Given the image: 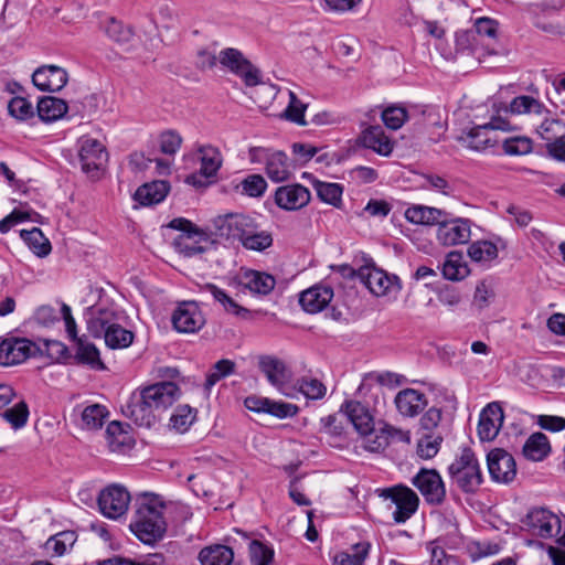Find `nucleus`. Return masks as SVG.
I'll use <instances>...</instances> for the list:
<instances>
[{
	"label": "nucleus",
	"instance_id": "54",
	"mask_svg": "<svg viewBox=\"0 0 565 565\" xmlns=\"http://www.w3.org/2000/svg\"><path fill=\"white\" fill-rule=\"evenodd\" d=\"M3 418L14 428H22L29 418V407L24 401L17 403L2 413Z\"/></svg>",
	"mask_w": 565,
	"mask_h": 565
},
{
	"label": "nucleus",
	"instance_id": "15",
	"mask_svg": "<svg viewBox=\"0 0 565 565\" xmlns=\"http://www.w3.org/2000/svg\"><path fill=\"white\" fill-rule=\"evenodd\" d=\"M172 324L178 332L194 333L204 324L205 318L196 301H182L173 311Z\"/></svg>",
	"mask_w": 565,
	"mask_h": 565
},
{
	"label": "nucleus",
	"instance_id": "11",
	"mask_svg": "<svg viewBox=\"0 0 565 565\" xmlns=\"http://www.w3.org/2000/svg\"><path fill=\"white\" fill-rule=\"evenodd\" d=\"M381 497L390 499L395 504L393 519L396 523H405L417 511L419 505L418 495L408 487L398 484L383 489Z\"/></svg>",
	"mask_w": 565,
	"mask_h": 565
},
{
	"label": "nucleus",
	"instance_id": "14",
	"mask_svg": "<svg viewBox=\"0 0 565 565\" xmlns=\"http://www.w3.org/2000/svg\"><path fill=\"white\" fill-rule=\"evenodd\" d=\"M129 502V492L118 484L103 489L97 499L100 513L113 520L120 518L128 510Z\"/></svg>",
	"mask_w": 565,
	"mask_h": 565
},
{
	"label": "nucleus",
	"instance_id": "58",
	"mask_svg": "<svg viewBox=\"0 0 565 565\" xmlns=\"http://www.w3.org/2000/svg\"><path fill=\"white\" fill-rule=\"evenodd\" d=\"M298 384L299 391L309 399H321L326 395L327 387L317 379L302 377Z\"/></svg>",
	"mask_w": 565,
	"mask_h": 565
},
{
	"label": "nucleus",
	"instance_id": "25",
	"mask_svg": "<svg viewBox=\"0 0 565 565\" xmlns=\"http://www.w3.org/2000/svg\"><path fill=\"white\" fill-rule=\"evenodd\" d=\"M259 370L265 374L267 381L275 387L281 388L291 380V371L284 361L276 356L264 355L258 361Z\"/></svg>",
	"mask_w": 565,
	"mask_h": 565
},
{
	"label": "nucleus",
	"instance_id": "18",
	"mask_svg": "<svg viewBox=\"0 0 565 565\" xmlns=\"http://www.w3.org/2000/svg\"><path fill=\"white\" fill-rule=\"evenodd\" d=\"M470 235V221L467 218L445 216L437 230V238L444 246L466 244L469 242Z\"/></svg>",
	"mask_w": 565,
	"mask_h": 565
},
{
	"label": "nucleus",
	"instance_id": "17",
	"mask_svg": "<svg viewBox=\"0 0 565 565\" xmlns=\"http://www.w3.org/2000/svg\"><path fill=\"white\" fill-rule=\"evenodd\" d=\"M491 479L500 483H510L516 476V463L511 454L502 448L492 449L487 456Z\"/></svg>",
	"mask_w": 565,
	"mask_h": 565
},
{
	"label": "nucleus",
	"instance_id": "20",
	"mask_svg": "<svg viewBox=\"0 0 565 565\" xmlns=\"http://www.w3.org/2000/svg\"><path fill=\"white\" fill-rule=\"evenodd\" d=\"M310 198V191L299 183L278 186L274 195L275 203L286 211L300 210L309 203Z\"/></svg>",
	"mask_w": 565,
	"mask_h": 565
},
{
	"label": "nucleus",
	"instance_id": "64",
	"mask_svg": "<svg viewBox=\"0 0 565 565\" xmlns=\"http://www.w3.org/2000/svg\"><path fill=\"white\" fill-rule=\"evenodd\" d=\"M473 32L477 34L479 40L481 36L495 38L498 31V22L490 18H479L475 22Z\"/></svg>",
	"mask_w": 565,
	"mask_h": 565
},
{
	"label": "nucleus",
	"instance_id": "10",
	"mask_svg": "<svg viewBox=\"0 0 565 565\" xmlns=\"http://www.w3.org/2000/svg\"><path fill=\"white\" fill-rule=\"evenodd\" d=\"M220 63L233 74L239 76L248 87L262 82L260 71L247 60L243 53L234 47H227L218 54Z\"/></svg>",
	"mask_w": 565,
	"mask_h": 565
},
{
	"label": "nucleus",
	"instance_id": "37",
	"mask_svg": "<svg viewBox=\"0 0 565 565\" xmlns=\"http://www.w3.org/2000/svg\"><path fill=\"white\" fill-rule=\"evenodd\" d=\"M206 239V234L203 231L202 235L179 234L173 241V246L183 256L192 257L205 252V247L200 243Z\"/></svg>",
	"mask_w": 565,
	"mask_h": 565
},
{
	"label": "nucleus",
	"instance_id": "24",
	"mask_svg": "<svg viewBox=\"0 0 565 565\" xmlns=\"http://www.w3.org/2000/svg\"><path fill=\"white\" fill-rule=\"evenodd\" d=\"M333 289L329 286L315 285L299 295V303L308 313L322 311L332 300Z\"/></svg>",
	"mask_w": 565,
	"mask_h": 565
},
{
	"label": "nucleus",
	"instance_id": "27",
	"mask_svg": "<svg viewBox=\"0 0 565 565\" xmlns=\"http://www.w3.org/2000/svg\"><path fill=\"white\" fill-rule=\"evenodd\" d=\"M169 191L170 184L168 181H152L140 185L134 194V200L143 206L154 205L162 202Z\"/></svg>",
	"mask_w": 565,
	"mask_h": 565
},
{
	"label": "nucleus",
	"instance_id": "28",
	"mask_svg": "<svg viewBox=\"0 0 565 565\" xmlns=\"http://www.w3.org/2000/svg\"><path fill=\"white\" fill-rule=\"evenodd\" d=\"M361 140L365 148L372 149L383 157H388L394 148V142L379 125L370 126L363 130Z\"/></svg>",
	"mask_w": 565,
	"mask_h": 565
},
{
	"label": "nucleus",
	"instance_id": "40",
	"mask_svg": "<svg viewBox=\"0 0 565 565\" xmlns=\"http://www.w3.org/2000/svg\"><path fill=\"white\" fill-rule=\"evenodd\" d=\"M370 547L371 545L367 542L354 544L349 551L337 554L333 558V565H363Z\"/></svg>",
	"mask_w": 565,
	"mask_h": 565
},
{
	"label": "nucleus",
	"instance_id": "52",
	"mask_svg": "<svg viewBox=\"0 0 565 565\" xmlns=\"http://www.w3.org/2000/svg\"><path fill=\"white\" fill-rule=\"evenodd\" d=\"M307 105L303 104L294 92H289V103L285 109L284 116L287 120L300 126H306L305 111Z\"/></svg>",
	"mask_w": 565,
	"mask_h": 565
},
{
	"label": "nucleus",
	"instance_id": "6",
	"mask_svg": "<svg viewBox=\"0 0 565 565\" xmlns=\"http://www.w3.org/2000/svg\"><path fill=\"white\" fill-rule=\"evenodd\" d=\"M358 273L360 281L376 297L397 294L402 288L398 277L377 268L372 258L365 259Z\"/></svg>",
	"mask_w": 565,
	"mask_h": 565
},
{
	"label": "nucleus",
	"instance_id": "57",
	"mask_svg": "<svg viewBox=\"0 0 565 565\" xmlns=\"http://www.w3.org/2000/svg\"><path fill=\"white\" fill-rule=\"evenodd\" d=\"M9 114L19 119L26 120L33 117L34 110L32 104L24 97H13L8 104Z\"/></svg>",
	"mask_w": 565,
	"mask_h": 565
},
{
	"label": "nucleus",
	"instance_id": "60",
	"mask_svg": "<svg viewBox=\"0 0 565 565\" xmlns=\"http://www.w3.org/2000/svg\"><path fill=\"white\" fill-rule=\"evenodd\" d=\"M298 412L299 407L296 404L269 398L266 414L284 419L296 416Z\"/></svg>",
	"mask_w": 565,
	"mask_h": 565
},
{
	"label": "nucleus",
	"instance_id": "53",
	"mask_svg": "<svg viewBox=\"0 0 565 565\" xmlns=\"http://www.w3.org/2000/svg\"><path fill=\"white\" fill-rule=\"evenodd\" d=\"M384 125L392 130L399 129L408 118L405 107L388 106L381 114Z\"/></svg>",
	"mask_w": 565,
	"mask_h": 565
},
{
	"label": "nucleus",
	"instance_id": "26",
	"mask_svg": "<svg viewBox=\"0 0 565 565\" xmlns=\"http://www.w3.org/2000/svg\"><path fill=\"white\" fill-rule=\"evenodd\" d=\"M394 402L398 413L405 417H415L427 406L426 395L414 388L402 390Z\"/></svg>",
	"mask_w": 565,
	"mask_h": 565
},
{
	"label": "nucleus",
	"instance_id": "19",
	"mask_svg": "<svg viewBox=\"0 0 565 565\" xmlns=\"http://www.w3.org/2000/svg\"><path fill=\"white\" fill-rule=\"evenodd\" d=\"M67 82V72L56 65H42L32 75L33 85L42 92H58Z\"/></svg>",
	"mask_w": 565,
	"mask_h": 565
},
{
	"label": "nucleus",
	"instance_id": "55",
	"mask_svg": "<svg viewBox=\"0 0 565 565\" xmlns=\"http://www.w3.org/2000/svg\"><path fill=\"white\" fill-rule=\"evenodd\" d=\"M248 551L252 565H268L273 561V550L257 540L248 543Z\"/></svg>",
	"mask_w": 565,
	"mask_h": 565
},
{
	"label": "nucleus",
	"instance_id": "45",
	"mask_svg": "<svg viewBox=\"0 0 565 565\" xmlns=\"http://www.w3.org/2000/svg\"><path fill=\"white\" fill-rule=\"evenodd\" d=\"M469 257L477 263H489L498 257V247L490 241H478L468 248Z\"/></svg>",
	"mask_w": 565,
	"mask_h": 565
},
{
	"label": "nucleus",
	"instance_id": "33",
	"mask_svg": "<svg viewBox=\"0 0 565 565\" xmlns=\"http://www.w3.org/2000/svg\"><path fill=\"white\" fill-rule=\"evenodd\" d=\"M266 174L276 183L290 179L292 172L288 163V157L282 151H274L267 157Z\"/></svg>",
	"mask_w": 565,
	"mask_h": 565
},
{
	"label": "nucleus",
	"instance_id": "2",
	"mask_svg": "<svg viewBox=\"0 0 565 565\" xmlns=\"http://www.w3.org/2000/svg\"><path fill=\"white\" fill-rule=\"evenodd\" d=\"M85 317L88 333L94 338H104L110 349H124L132 343L134 333L120 324L124 311L114 306H92L86 309Z\"/></svg>",
	"mask_w": 565,
	"mask_h": 565
},
{
	"label": "nucleus",
	"instance_id": "8",
	"mask_svg": "<svg viewBox=\"0 0 565 565\" xmlns=\"http://www.w3.org/2000/svg\"><path fill=\"white\" fill-rule=\"evenodd\" d=\"M522 523L527 532L542 539L555 537L562 530L559 516L543 507L530 509Z\"/></svg>",
	"mask_w": 565,
	"mask_h": 565
},
{
	"label": "nucleus",
	"instance_id": "59",
	"mask_svg": "<svg viewBox=\"0 0 565 565\" xmlns=\"http://www.w3.org/2000/svg\"><path fill=\"white\" fill-rule=\"evenodd\" d=\"M564 130L565 124L559 119H545L537 128L539 135L546 143L552 142L561 135H565Z\"/></svg>",
	"mask_w": 565,
	"mask_h": 565
},
{
	"label": "nucleus",
	"instance_id": "39",
	"mask_svg": "<svg viewBox=\"0 0 565 565\" xmlns=\"http://www.w3.org/2000/svg\"><path fill=\"white\" fill-rule=\"evenodd\" d=\"M20 236L35 255L44 257L50 254L51 243L40 228L22 230Z\"/></svg>",
	"mask_w": 565,
	"mask_h": 565
},
{
	"label": "nucleus",
	"instance_id": "34",
	"mask_svg": "<svg viewBox=\"0 0 565 565\" xmlns=\"http://www.w3.org/2000/svg\"><path fill=\"white\" fill-rule=\"evenodd\" d=\"M65 100L54 96H43L39 99L36 110L42 121L52 122L62 118L67 111Z\"/></svg>",
	"mask_w": 565,
	"mask_h": 565
},
{
	"label": "nucleus",
	"instance_id": "36",
	"mask_svg": "<svg viewBox=\"0 0 565 565\" xmlns=\"http://www.w3.org/2000/svg\"><path fill=\"white\" fill-rule=\"evenodd\" d=\"M524 457L532 461H542L551 452V445L543 433L532 434L522 448Z\"/></svg>",
	"mask_w": 565,
	"mask_h": 565
},
{
	"label": "nucleus",
	"instance_id": "7",
	"mask_svg": "<svg viewBox=\"0 0 565 565\" xmlns=\"http://www.w3.org/2000/svg\"><path fill=\"white\" fill-rule=\"evenodd\" d=\"M258 223L249 215L242 213H228L214 218L213 225L215 235L227 241H243L252 234Z\"/></svg>",
	"mask_w": 565,
	"mask_h": 565
},
{
	"label": "nucleus",
	"instance_id": "9",
	"mask_svg": "<svg viewBox=\"0 0 565 565\" xmlns=\"http://www.w3.org/2000/svg\"><path fill=\"white\" fill-rule=\"evenodd\" d=\"M78 159L82 171L92 180L100 178L108 152L105 146L97 139L84 138L81 140Z\"/></svg>",
	"mask_w": 565,
	"mask_h": 565
},
{
	"label": "nucleus",
	"instance_id": "4",
	"mask_svg": "<svg viewBox=\"0 0 565 565\" xmlns=\"http://www.w3.org/2000/svg\"><path fill=\"white\" fill-rule=\"evenodd\" d=\"M450 480L466 494H476L483 483L480 463L470 447L461 448L459 455L448 466Z\"/></svg>",
	"mask_w": 565,
	"mask_h": 565
},
{
	"label": "nucleus",
	"instance_id": "31",
	"mask_svg": "<svg viewBox=\"0 0 565 565\" xmlns=\"http://www.w3.org/2000/svg\"><path fill=\"white\" fill-rule=\"evenodd\" d=\"M445 216L449 214L440 209L413 205L405 211V217L408 222L419 225H438Z\"/></svg>",
	"mask_w": 565,
	"mask_h": 565
},
{
	"label": "nucleus",
	"instance_id": "13",
	"mask_svg": "<svg viewBox=\"0 0 565 565\" xmlns=\"http://www.w3.org/2000/svg\"><path fill=\"white\" fill-rule=\"evenodd\" d=\"M40 352V347L26 338H7L0 343V365L20 364Z\"/></svg>",
	"mask_w": 565,
	"mask_h": 565
},
{
	"label": "nucleus",
	"instance_id": "23",
	"mask_svg": "<svg viewBox=\"0 0 565 565\" xmlns=\"http://www.w3.org/2000/svg\"><path fill=\"white\" fill-rule=\"evenodd\" d=\"M238 282L244 289H248L250 294L260 297L269 295L276 286V279L273 275L255 269L243 270Z\"/></svg>",
	"mask_w": 565,
	"mask_h": 565
},
{
	"label": "nucleus",
	"instance_id": "42",
	"mask_svg": "<svg viewBox=\"0 0 565 565\" xmlns=\"http://www.w3.org/2000/svg\"><path fill=\"white\" fill-rule=\"evenodd\" d=\"M273 243L274 238L271 232L262 230L260 225L257 224L255 230L252 231V234H249L246 239L243 241L242 246L247 250L262 253L271 247Z\"/></svg>",
	"mask_w": 565,
	"mask_h": 565
},
{
	"label": "nucleus",
	"instance_id": "5",
	"mask_svg": "<svg viewBox=\"0 0 565 565\" xmlns=\"http://www.w3.org/2000/svg\"><path fill=\"white\" fill-rule=\"evenodd\" d=\"M200 169L185 178V183L196 189H205L216 182L217 172L222 167L221 151L211 145L198 148Z\"/></svg>",
	"mask_w": 565,
	"mask_h": 565
},
{
	"label": "nucleus",
	"instance_id": "16",
	"mask_svg": "<svg viewBox=\"0 0 565 565\" xmlns=\"http://www.w3.org/2000/svg\"><path fill=\"white\" fill-rule=\"evenodd\" d=\"M510 124L501 117H493L490 122L471 128L462 140L469 149L482 151L494 147L497 140L490 136L493 130H509Z\"/></svg>",
	"mask_w": 565,
	"mask_h": 565
},
{
	"label": "nucleus",
	"instance_id": "30",
	"mask_svg": "<svg viewBox=\"0 0 565 565\" xmlns=\"http://www.w3.org/2000/svg\"><path fill=\"white\" fill-rule=\"evenodd\" d=\"M202 294H209L214 301L222 305L227 313H232L242 319L250 318V311L247 308L239 306L225 290L221 289L214 284H205L201 287Z\"/></svg>",
	"mask_w": 565,
	"mask_h": 565
},
{
	"label": "nucleus",
	"instance_id": "44",
	"mask_svg": "<svg viewBox=\"0 0 565 565\" xmlns=\"http://www.w3.org/2000/svg\"><path fill=\"white\" fill-rule=\"evenodd\" d=\"M236 364L234 361L228 359H222L217 361L206 373L204 388L211 391V388L222 379L233 374L235 372Z\"/></svg>",
	"mask_w": 565,
	"mask_h": 565
},
{
	"label": "nucleus",
	"instance_id": "51",
	"mask_svg": "<svg viewBox=\"0 0 565 565\" xmlns=\"http://www.w3.org/2000/svg\"><path fill=\"white\" fill-rule=\"evenodd\" d=\"M241 192L250 198H260L267 189V182L260 174H249L238 185Z\"/></svg>",
	"mask_w": 565,
	"mask_h": 565
},
{
	"label": "nucleus",
	"instance_id": "49",
	"mask_svg": "<svg viewBox=\"0 0 565 565\" xmlns=\"http://www.w3.org/2000/svg\"><path fill=\"white\" fill-rule=\"evenodd\" d=\"M509 110L512 114L520 115L527 113L542 114L546 109L545 106L534 97L521 95L511 100Z\"/></svg>",
	"mask_w": 565,
	"mask_h": 565
},
{
	"label": "nucleus",
	"instance_id": "48",
	"mask_svg": "<svg viewBox=\"0 0 565 565\" xmlns=\"http://www.w3.org/2000/svg\"><path fill=\"white\" fill-rule=\"evenodd\" d=\"M108 411L104 405L93 404L84 408L82 413L83 426L87 429H98L104 425Z\"/></svg>",
	"mask_w": 565,
	"mask_h": 565
},
{
	"label": "nucleus",
	"instance_id": "43",
	"mask_svg": "<svg viewBox=\"0 0 565 565\" xmlns=\"http://www.w3.org/2000/svg\"><path fill=\"white\" fill-rule=\"evenodd\" d=\"M76 541L77 534L75 531H63L51 536L46 541L45 547L47 551H52L56 556H62L73 547Z\"/></svg>",
	"mask_w": 565,
	"mask_h": 565
},
{
	"label": "nucleus",
	"instance_id": "62",
	"mask_svg": "<svg viewBox=\"0 0 565 565\" xmlns=\"http://www.w3.org/2000/svg\"><path fill=\"white\" fill-rule=\"evenodd\" d=\"M456 51L459 53L471 52L477 50L479 41L473 30H460L455 34Z\"/></svg>",
	"mask_w": 565,
	"mask_h": 565
},
{
	"label": "nucleus",
	"instance_id": "41",
	"mask_svg": "<svg viewBox=\"0 0 565 565\" xmlns=\"http://www.w3.org/2000/svg\"><path fill=\"white\" fill-rule=\"evenodd\" d=\"M313 188L318 198L334 207H339L342 203L343 186L339 183L316 181Z\"/></svg>",
	"mask_w": 565,
	"mask_h": 565
},
{
	"label": "nucleus",
	"instance_id": "21",
	"mask_svg": "<svg viewBox=\"0 0 565 565\" xmlns=\"http://www.w3.org/2000/svg\"><path fill=\"white\" fill-rule=\"evenodd\" d=\"M504 415L501 406L492 402L481 412L478 423V436L482 441L493 440L503 424Z\"/></svg>",
	"mask_w": 565,
	"mask_h": 565
},
{
	"label": "nucleus",
	"instance_id": "38",
	"mask_svg": "<svg viewBox=\"0 0 565 565\" xmlns=\"http://www.w3.org/2000/svg\"><path fill=\"white\" fill-rule=\"evenodd\" d=\"M198 411L190 405H179L173 411L169 426L177 433L184 434L196 419Z\"/></svg>",
	"mask_w": 565,
	"mask_h": 565
},
{
	"label": "nucleus",
	"instance_id": "61",
	"mask_svg": "<svg viewBox=\"0 0 565 565\" xmlns=\"http://www.w3.org/2000/svg\"><path fill=\"white\" fill-rule=\"evenodd\" d=\"M182 137L175 130H166L159 136L160 151L168 156H174L180 149Z\"/></svg>",
	"mask_w": 565,
	"mask_h": 565
},
{
	"label": "nucleus",
	"instance_id": "35",
	"mask_svg": "<svg viewBox=\"0 0 565 565\" xmlns=\"http://www.w3.org/2000/svg\"><path fill=\"white\" fill-rule=\"evenodd\" d=\"M469 267L460 252L454 250L447 254L441 267V273L445 279L458 281L466 278L469 275Z\"/></svg>",
	"mask_w": 565,
	"mask_h": 565
},
{
	"label": "nucleus",
	"instance_id": "3",
	"mask_svg": "<svg viewBox=\"0 0 565 565\" xmlns=\"http://www.w3.org/2000/svg\"><path fill=\"white\" fill-rule=\"evenodd\" d=\"M135 507L130 531L147 545L162 540L167 532V522L163 518L164 504L160 498L152 493H142L137 498Z\"/></svg>",
	"mask_w": 565,
	"mask_h": 565
},
{
	"label": "nucleus",
	"instance_id": "32",
	"mask_svg": "<svg viewBox=\"0 0 565 565\" xmlns=\"http://www.w3.org/2000/svg\"><path fill=\"white\" fill-rule=\"evenodd\" d=\"M199 559L202 565H241L234 561V552L226 545H212L201 550Z\"/></svg>",
	"mask_w": 565,
	"mask_h": 565
},
{
	"label": "nucleus",
	"instance_id": "56",
	"mask_svg": "<svg viewBox=\"0 0 565 565\" xmlns=\"http://www.w3.org/2000/svg\"><path fill=\"white\" fill-rule=\"evenodd\" d=\"M503 150L510 156L527 154L533 149V142L527 137H512L503 141Z\"/></svg>",
	"mask_w": 565,
	"mask_h": 565
},
{
	"label": "nucleus",
	"instance_id": "29",
	"mask_svg": "<svg viewBox=\"0 0 565 565\" xmlns=\"http://www.w3.org/2000/svg\"><path fill=\"white\" fill-rule=\"evenodd\" d=\"M75 354L74 360L76 364L88 365L93 370H104L105 364L100 359L99 350L96 345L89 342L85 335L74 341Z\"/></svg>",
	"mask_w": 565,
	"mask_h": 565
},
{
	"label": "nucleus",
	"instance_id": "1",
	"mask_svg": "<svg viewBox=\"0 0 565 565\" xmlns=\"http://www.w3.org/2000/svg\"><path fill=\"white\" fill-rule=\"evenodd\" d=\"M180 388L173 382H160L134 392L121 406L122 414L140 427H152L160 415L179 397Z\"/></svg>",
	"mask_w": 565,
	"mask_h": 565
},
{
	"label": "nucleus",
	"instance_id": "46",
	"mask_svg": "<svg viewBox=\"0 0 565 565\" xmlns=\"http://www.w3.org/2000/svg\"><path fill=\"white\" fill-rule=\"evenodd\" d=\"M104 31L110 40L119 44L128 43L134 36L131 26L124 24L115 18L107 19Z\"/></svg>",
	"mask_w": 565,
	"mask_h": 565
},
{
	"label": "nucleus",
	"instance_id": "63",
	"mask_svg": "<svg viewBox=\"0 0 565 565\" xmlns=\"http://www.w3.org/2000/svg\"><path fill=\"white\" fill-rule=\"evenodd\" d=\"M443 418V411L438 407H430L420 417L419 425L426 433H434L433 430L438 427Z\"/></svg>",
	"mask_w": 565,
	"mask_h": 565
},
{
	"label": "nucleus",
	"instance_id": "22",
	"mask_svg": "<svg viewBox=\"0 0 565 565\" xmlns=\"http://www.w3.org/2000/svg\"><path fill=\"white\" fill-rule=\"evenodd\" d=\"M341 411L345 412L348 419L362 436H370L374 431V418L370 409L359 401H347Z\"/></svg>",
	"mask_w": 565,
	"mask_h": 565
},
{
	"label": "nucleus",
	"instance_id": "47",
	"mask_svg": "<svg viewBox=\"0 0 565 565\" xmlns=\"http://www.w3.org/2000/svg\"><path fill=\"white\" fill-rule=\"evenodd\" d=\"M444 438L439 434L425 433L417 441V455L423 459L434 458L443 443Z\"/></svg>",
	"mask_w": 565,
	"mask_h": 565
},
{
	"label": "nucleus",
	"instance_id": "12",
	"mask_svg": "<svg viewBox=\"0 0 565 565\" xmlns=\"http://www.w3.org/2000/svg\"><path fill=\"white\" fill-rule=\"evenodd\" d=\"M412 484L420 492L429 505H440L446 499V487L439 472L422 468L413 478Z\"/></svg>",
	"mask_w": 565,
	"mask_h": 565
},
{
	"label": "nucleus",
	"instance_id": "50",
	"mask_svg": "<svg viewBox=\"0 0 565 565\" xmlns=\"http://www.w3.org/2000/svg\"><path fill=\"white\" fill-rule=\"evenodd\" d=\"M106 437L113 450H120L130 439L128 431L120 422H111L106 428Z\"/></svg>",
	"mask_w": 565,
	"mask_h": 565
}]
</instances>
